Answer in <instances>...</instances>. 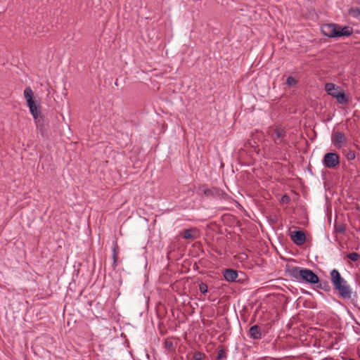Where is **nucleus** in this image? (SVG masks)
Here are the masks:
<instances>
[{"label": "nucleus", "mask_w": 360, "mask_h": 360, "mask_svg": "<svg viewBox=\"0 0 360 360\" xmlns=\"http://www.w3.org/2000/svg\"><path fill=\"white\" fill-rule=\"evenodd\" d=\"M330 278L333 290L338 292L340 297L350 299L352 290L347 281L343 278L337 269H333L330 273Z\"/></svg>", "instance_id": "1"}, {"label": "nucleus", "mask_w": 360, "mask_h": 360, "mask_svg": "<svg viewBox=\"0 0 360 360\" xmlns=\"http://www.w3.org/2000/svg\"><path fill=\"white\" fill-rule=\"evenodd\" d=\"M287 272L299 282H305L311 284H316L319 281L318 276L313 271L299 266H286Z\"/></svg>", "instance_id": "2"}, {"label": "nucleus", "mask_w": 360, "mask_h": 360, "mask_svg": "<svg viewBox=\"0 0 360 360\" xmlns=\"http://www.w3.org/2000/svg\"><path fill=\"white\" fill-rule=\"evenodd\" d=\"M269 135L277 147H281L287 143L285 140L286 131L281 127H276L271 133L269 131Z\"/></svg>", "instance_id": "3"}, {"label": "nucleus", "mask_w": 360, "mask_h": 360, "mask_svg": "<svg viewBox=\"0 0 360 360\" xmlns=\"http://www.w3.org/2000/svg\"><path fill=\"white\" fill-rule=\"evenodd\" d=\"M331 142L338 149L346 147L348 144V139L342 131H335L331 135Z\"/></svg>", "instance_id": "4"}, {"label": "nucleus", "mask_w": 360, "mask_h": 360, "mask_svg": "<svg viewBox=\"0 0 360 360\" xmlns=\"http://www.w3.org/2000/svg\"><path fill=\"white\" fill-rule=\"evenodd\" d=\"M323 163L328 169L335 168L340 164V156L336 153H327L323 156Z\"/></svg>", "instance_id": "5"}, {"label": "nucleus", "mask_w": 360, "mask_h": 360, "mask_svg": "<svg viewBox=\"0 0 360 360\" xmlns=\"http://www.w3.org/2000/svg\"><path fill=\"white\" fill-rule=\"evenodd\" d=\"M340 28V25L335 24L326 25L322 27L323 34L328 37H337V32L338 29Z\"/></svg>", "instance_id": "6"}, {"label": "nucleus", "mask_w": 360, "mask_h": 360, "mask_svg": "<svg viewBox=\"0 0 360 360\" xmlns=\"http://www.w3.org/2000/svg\"><path fill=\"white\" fill-rule=\"evenodd\" d=\"M290 238L297 245H302L306 242V235L302 231H295L290 234Z\"/></svg>", "instance_id": "7"}, {"label": "nucleus", "mask_w": 360, "mask_h": 360, "mask_svg": "<svg viewBox=\"0 0 360 360\" xmlns=\"http://www.w3.org/2000/svg\"><path fill=\"white\" fill-rule=\"evenodd\" d=\"M339 86H336L333 83H327L325 85V90L326 92L333 98H335V95L338 94L340 91H342Z\"/></svg>", "instance_id": "8"}, {"label": "nucleus", "mask_w": 360, "mask_h": 360, "mask_svg": "<svg viewBox=\"0 0 360 360\" xmlns=\"http://www.w3.org/2000/svg\"><path fill=\"white\" fill-rule=\"evenodd\" d=\"M238 271L233 269H228L224 272V277L229 282L236 281L238 278Z\"/></svg>", "instance_id": "9"}, {"label": "nucleus", "mask_w": 360, "mask_h": 360, "mask_svg": "<svg viewBox=\"0 0 360 360\" xmlns=\"http://www.w3.org/2000/svg\"><path fill=\"white\" fill-rule=\"evenodd\" d=\"M249 335L254 340H259L262 338V331L259 326L255 325L249 329Z\"/></svg>", "instance_id": "10"}, {"label": "nucleus", "mask_w": 360, "mask_h": 360, "mask_svg": "<svg viewBox=\"0 0 360 360\" xmlns=\"http://www.w3.org/2000/svg\"><path fill=\"white\" fill-rule=\"evenodd\" d=\"M24 97L26 100L27 104L34 102V92L31 87L27 86L23 92Z\"/></svg>", "instance_id": "11"}, {"label": "nucleus", "mask_w": 360, "mask_h": 360, "mask_svg": "<svg viewBox=\"0 0 360 360\" xmlns=\"http://www.w3.org/2000/svg\"><path fill=\"white\" fill-rule=\"evenodd\" d=\"M353 33V29L349 26H345L338 29L337 32V37H343V36H350Z\"/></svg>", "instance_id": "12"}, {"label": "nucleus", "mask_w": 360, "mask_h": 360, "mask_svg": "<svg viewBox=\"0 0 360 360\" xmlns=\"http://www.w3.org/2000/svg\"><path fill=\"white\" fill-rule=\"evenodd\" d=\"M27 106L29 107L30 111L34 120H37L39 117H41V111L36 105L35 101L27 104Z\"/></svg>", "instance_id": "13"}, {"label": "nucleus", "mask_w": 360, "mask_h": 360, "mask_svg": "<svg viewBox=\"0 0 360 360\" xmlns=\"http://www.w3.org/2000/svg\"><path fill=\"white\" fill-rule=\"evenodd\" d=\"M338 103L340 104H346L349 102V98L346 96L343 89L340 91L338 94L335 95Z\"/></svg>", "instance_id": "14"}, {"label": "nucleus", "mask_w": 360, "mask_h": 360, "mask_svg": "<svg viewBox=\"0 0 360 360\" xmlns=\"http://www.w3.org/2000/svg\"><path fill=\"white\" fill-rule=\"evenodd\" d=\"M347 226L343 223H336L335 224V232L336 233L344 234L346 231Z\"/></svg>", "instance_id": "15"}, {"label": "nucleus", "mask_w": 360, "mask_h": 360, "mask_svg": "<svg viewBox=\"0 0 360 360\" xmlns=\"http://www.w3.org/2000/svg\"><path fill=\"white\" fill-rule=\"evenodd\" d=\"M317 284H318L317 287L319 288L324 290L325 292H328L330 291V286L328 281H319V283Z\"/></svg>", "instance_id": "16"}, {"label": "nucleus", "mask_w": 360, "mask_h": 360, "mask_svg": "<svg viewBox=\"0 0 360 360\" xmlns=\"http://www.w3.org/2000/svg\"><path fill=\"white\" fill-rule=\"evenodd\" d=\"M342 153L348 160H353L356 158V153L353 150H343Z\"/></svg>", "instance_id": "17"}, {"label": "nucleus", "mask_w": 360, "mask_h": 360, "mask_svg": "<svg viewBox=\"0 0 360 360\" xmlns=\"http://www.w3.org/2000/svg\"><path fill=\"white\" fill-rule=\"evenodd\" d=\"M193 232H195V229H189L185 230L183 233V238L184 239H193L194 238V236L193 235Z\"/></svg>", "instance_id": "18"}, {"label": "nucleus", "mask_w": 360, "mask_h": 360, "mask_svg": "<svg viewBox=\"0 0 360 360\" xmlns=\"http://www.w3.org/2000/svg\"><path fill=\"white\" fill-rule=\"evenodd\" d=\"M346 257L352 262H356L360 259V254L356 252H352L347 254Z\"/></svg>", "instance_id": "19"}, {"label": "nucleus", "mask_w": 360, "mask_h": 360, "mask_svg": "<svg viewBox=\"0 0 360 360\" xmlns=\"http://www.w3.org/2000/svg\"><path fill=\"white\" fill-rule=\"evenodd\" d=\"M226 358V351L225 349L221 348L217 351V360H222Z\"/></svg>", "instance_id": "20"}, {"label": "nucleus", "mask_w": 360, "mask_h": 360, "mask_svg": "<svg viewBox=\"0 0 360 360\" xmlns=\"http://www.w3.org/2000/svg\"><path fill=\"white\" fill-rule=\"evenodd\" d=\"M297 81L296 79L291 77V76H289L287 79H286V84L289 86H295L297 84Z\"/></svg>", "instance_id": "21"}, {"label": "nucleus", "mask_w": 360, "mask_h": 360, "mask_svg": "<svg viewBox=\"0 0 360 360\" xmlns=\"http://www.w3.org/2000/svg\"><path fill=\"white\" fill-rule=\"evenodd\" d=\"M350 14L352 15V16L354 17H358L360 15V8H358V7H355V8H352L350 9Z\"/></svg>", "instance_id": "22"}, {"label": "nucleus", "mask_w": 360, "mask_h": 360, "mask_svg": "<svg viewBox=\"0 0 360 360\" xmlns=\"http://www.w3.org/2000/svg\"><path fill=\"white\" fill-rule=\"evenodd\" d=\"M199 290L202 293V294H205L206 292H207L208 291V287L206 283H201L200 285H199Z\"/></svg>", "instance_id": "23"}, {"label": "nucleus", "mask_w": 360, "mask_h": 360, "mask_svg": "<svg viewBox=\"0 0 360 360\" xmlns=\"http://www.w3.org/2000/svg\"><path fill=\"white\" fill-rule=\"evenodd\" d=\"M203 356H205L203 353L198 352L194 353L193 358L194 360H202Z\"/></svg>", "instance_id": "24"}, {"label": "nucleus", "mask_w": 360, "mask_h": 360, "mask_svg": "<svg viewBox=\"0 0 360 360\" xmlns=\"http://www.w3.org/2000/svg\"><path fill=\"white\" fill-rule=\"evenodd\" d=\"M248 258V255L245 252H242L238 255V259L241 260H245Z\"/></svg>", "instance_id": "25"}, {"label": "nucleus", "mask_w": 360, "mask_h": 360, "mask_svg": "<svg viewBox=\"0 0 360 360\" xmlns=\"http://www.w3.org/2000/svg\"><path fill=\"white\" fill-rule=\"evenodd\" d=\"M281 200H282V202H286V203H288V202H290V197H289L288 195H283V196H282V198H281Z\"/></svg>", "instance_id": "26"}, {"label": "nucleus", "mask_w": 360, "mask_h": 360, "mask_svg": "<svg viewBox=\"0 0 360 360\" xmlns=\"http://www.w3.org/2000/svg\"><path fill=\"white\" fill-rule=\"evenodd\" d=\"M204 194L207 196L212 195V191L210 189H206L204 191Z\"/></svg>", "instance_id": "27"}, {"label": "nucleus", "mask_w": 360, "mask_h": 360, "mask_svg": "<svg viewBox=\"0 0 360 360\" xmlns=\"http://www.w3.org/2000/svg\"><path fill=\"white\" fill-rule=\"evenodd\" d=\"M117 249H118V245L115 243V245H114V247H113V254L112 255H117L118 254Z\"/></svg>", "instance_id": "28"}, {"label": "nucleus", "mask_w": 360, "mask_h": 360, "mask_svg": "<svg viewBox=\"0 0 360 360\" xmlns=\"http://www.w3.org/2000/svg\"><path fill=\"white\" fill-rule=\"evenodd\" d=\"M112 258H113V264H114V265H115L116 262H117V255H112Z\"/></svg>", "instance_id": "29"}, {"label": "nucleus", "mask_w": 360, "mask_h": 360, "mask_svg": "<svg viewBox=\"0 0 360 360\" xmlns=\"http://www.w3.org/2000/svg\"><path fill=\"white\" fill-rule=\"evenodd\" d=\"M343 360H354V359H350V358H343Z\"/></svg>", "instance_id": "30"}, {"label": "nucleus", "mask_w": 360, "mask_h": 360, "mask_svg": "<svg viewBox=\"0 0 360 360\" xmlns=\"http://www.w3.org/2000/svg\"><path fill=\"white\" fill-rule=\"evenodd\" d=\"M172 344V343L171 342H169V344H168V342H166V345H167V346H169V345H171Z\"/></svg>", "instance_id": "31"}, {"label": "nucleus", "mask_w": 360, "mask_h": 360, "mask_svg": "<svg viewBox=\"0 0 360 360\" xmlns=\"http://www.w3.org/2000/svg\"><path fill=\"white\" fill-rule=\"evenodd\" d=\"M172 344V343L171 342H169V344H168V342H166V345H167V346H169V345H171Z\"/></svg>", "instance_id": "32"}, {"label": "nucleus", "mask_w": 360, "mask_h": 360, "mask_svg": "<svg viewBox=\"0 0 360 360\" xmlns=\"http://www.w3.org/2000/svg\"><path fill=\"white\" fill-rule=\"evenodd\" d=\"M172 344V343L171 342H169V344H168V342H166V345H167V346H169V345H171Z\"/></svg>", "instance_id": "33"}]
</instances>
